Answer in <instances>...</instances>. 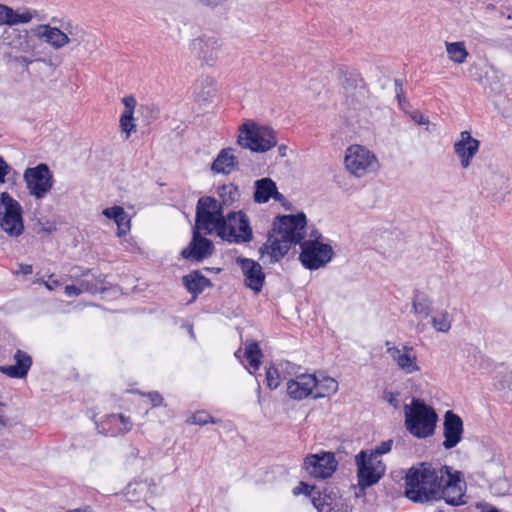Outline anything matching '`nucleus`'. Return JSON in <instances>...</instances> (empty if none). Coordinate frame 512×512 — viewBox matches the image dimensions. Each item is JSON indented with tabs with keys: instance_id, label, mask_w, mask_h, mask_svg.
<instances>
[{
	"instance_id": "obj_34",
	"label": "nucleus",
	"mask_w": 512,
	"mask_h": 512,
	"mask_svg": "<svg viewBox=\"0 0 512 512\" xmlns=\"http://www.w3.org/2000/svg\"><path fill=\"white\" fill-rule=\"evenodd\" d=\"M245 357L247 358L249 365L254 370H258L261 364V358L263 353L257 342H251L245 348Z\"/></svg>"
},
{
	"instance_id": "obj_56",
	"label": "nucleus",
	"mask_w": 512,
	"mask_h": 512,
	"mask_svg": "<svg viewBox=\"0 0 512 512\" xmlns=\"http://www.w3.org/2000/svg\"><path fill=\"white\" fill-rule=\"evenodd\" d=\"M286 151H287V146L282 144L278 147V153L281 157H285L286 156Z\"/></svg>"
},
{
	"instance_id": "obj_2",
	"label": "nucleus",
	"mask_w": 512,
	"mask_h": 512,
	"mask_svg": "<svg viewBox=\"0 0 512 512\" xmlns=\"http://www.w3.org/2000/svg\"><path fill=\"white\" fill-rule=\"evenodd\" d=\"M204 204L200 202L198 209L195 213V226L192 231V238L187 247L182 249L180 255L187 261L202 262L204 259L213 255L215 251L212 240L202 235L201 231H206L210 234L215 229L218 221L213 215L204 211Z\"/></svg>"
},
{
	"instance_id": "obj_52",
	"label": "nucleus",
	"mask_w": 512,
	"mask_h": 512,
	"mask_svg": "<svg viewBox=\"0 0 512 512\" xmlns=\"http://www.w3.org/2000/svg\"><path fill=\"white\" fill-rule=\"evenodd\" d=\"M14 61L25 67H28L29 64L32 63V61L25 56H17L14 58Z\"/></svg>"
},
{
	"instance_id": "obj_20",
	"label": "nucleus",
	"mask_w": 512,
	"mask_h": 512,
	"mask_svg": "<svg viewBox=\"0 0 512 512\" xmlns=\"http://www.w3.org/2000/svg\"><path fill=\"white\" fill-rule=\"evenodd\" d=\"M72 272V277L79 280L80 287L84 292L96 294L107 290L105 277L102 274L96 276L91 273L90 269L83 270L77 266L72 269Z\"/></svg>"
},
{
	"instance_id": "obj_31",
	"label": "nucleus",
	"mask_w": 512,
	"mask_h": 512,
	"mask_svg": "<svg viewBox=\"0 0 512 512\" xmlns=\"http://www.w3.org/2000/svg\"><path fill=\"white\" fill-rule=\"evenodd\" d=\"M103 215L108 219H113L118 226L119 235L125 234L130 230V219L121 206H113L103 210Z\"/></svg>"
},
{
	"instance_id": "obj_5",
	"label": "nucleus",
	"mask_w": 512,
	"mask_h": 512,
	"mask_svg": "<svg viewBox=\"0 0 512 512\" xmlns=\"http://www.w3.org/2000/svg\"><path fill=\"white\" fill-rule=\"evenodd\" d=\"M237 143L241 148L264 153L277 145L276 132L269 126H260L253 121L239 127Z\"/></svg>"
},
{
	"instance_id": "obj_19",
	"label": "nucleus",
	"mask_w": 512,
	"mask_h": 512,
	"mask_svg": "<svg viewBox=\"0 0 512 512\" xmlns=\"http://www.w3.org/2000/svg\"><path fill=\"white\" fill-rule=\"evenodd\" d=\"M385 345L387 347V353L396 362L399 369L407 374L419 371L417 358L412 347L403 346L402 349H399L393 346L390 341H386Z\"/></svg>"
},
{
	"instance_id": "obj_24",
	"label": "nucleus",
	"mask_w": 512,
	"mask_h": 512,
	"mask_svg": "<svg viewBox=\"0 0 512 512\" xmlns=\"http://www.w3.org/2000/svg\"><path fill=\"white\" fill-rule=\"evenodd\" d=\"M182 284L195 300L206 288L213 286L209 278L204 276L200 270H193L182 277Z\"/></svg>"
},
{
	"instance_id": "obj_29",
	"label": "nucleus",
	"mask_w": 512,
	"mask_h": 512,
	"mask_svg": "<svg viewBox=\"0 0 512 512\" xmlns=\"http://www.w3.org/2000/svg\"><path fill=\"white\" fill-rule=\"evenodd\" d=\"M315 382L316 385L313 388V398L315 399L330 396L338 390V382L330 376L315 374Z\"/></svg>"
},
{
	"instance_id": "obj_44",
	"label": "nucleus",
	"mask_w": 512,
	"mask_h": 512,
	"mask_svg": "<svg viewBox=\"0 0 512 512\" xmlns=\"http://www.w3.org/2000/svg\"><path fill=\"white\" fill-rule=\"evenodd\" d=\"M82 293H84V291L82 290V287H80V282L78 279L77 284L67 285L65 287V294L68 297L79 296Z\"/></svg>"
},
{
	"instance_id": "obj_36",
	"label": "nucleus",
	"mask_w": 512,
	"mask_h": 512,
	"mask_svg": "<svg viewBox=\"0 0 512 512\" xmlns=\"http://www.w3.org/2000/svg\"><path fill=\"white\" fill-rule=\"evenodd\" d=\"M32 18L33 15L28 9H25L23 12H19L18 10H14L9 6L8 20L10 27L18 24L28 23L32 20Z\"/></svg>"
},
{
	"instance_id": "obj_43",
	"label": "nucleus",
	"mask_w": 512,
	"mask_h": 512,
	"mask_svg": "<svg viewBox=\"0 0 512 512\" xmlns=\"http://www.w3.org/2000/svg\"><path fill=\"white\" fill-rule=\"evenodd\" d=\"M394 85H395L396 98H397V100L399 102V105L401 107H403V104H406L407 101H406V98H405L404 92H403L402 80L401 79H395L394 80Z\"/></svg>"
},
{
	"instance_id": "obj_58",
	"label": "nucleus",
	"mask_w": 512,
	"mask_h": 512,
	"mask_svg": "<svg viewBox=\"0 0 512 512\" xmlns=\"http://www.w3.org/2000/svg\"><path fill=\"white\" fill-rule=\"evenodd\" d=\"M310 236L314 239H319V241L322 239V235L318 231H313Z\"/></svg>"
},
{
	"instance_id": "obj_21",
	"label": "nucleus",
	"mask_w": 512,
	"mask_h": 512,
	"mask_svg": "<svg viewBox=\"0 0 512 512\" xmlns=\"http://www.w3.org/2000/svg\"><path fill=\"white\" fill-rule=\"evenodd\" d=\"M315 385V374H302L287 382V394L294 400H303L308 396L313 397Z\"/></svg>"
},
{
	"instance_id": "obj_48",
	"label": "nucleus",
	"mask_w": 512,
	"mask_h": 512,
	"mask_svg": "<svg viewBox=\"0 0 512 512\" xmlns=\"http://www.w3.org/2000/svg\"><path fill=\"white\" fill-rule=\"evenodd\" d=\"M8 10L9 6L0 3V26H9Z\"/></svg>"
},
{
	"instance_id": "obj_62",
	"label": "nucleus",
	"mask_w": 512,
	"mask_h": 512,
	"mask_svg": "<svg viewBox=\"0 0 512 512\" xmlns=\"http://www.w3.org/2000/svg\"><path fill=\"white\" fill-rule=\"evenodd\" d=\"M488 512H499V510L496 507H491Z\"/></svg>"
},
{
	"instance_id": "obj_45",
	"label": "nucleus",
	"mask_w": 512,
	"mask_h": 512,
	"mask_svg": "<svg viewBox=\"0 0 512 512\" xmlns=\"http://www.w3.org/2000/svg\"><path fill=\"white\" fill-rule=\"evenodd\" d=\"M143 395L149 398L152 403V407H158L163 404L164 399L162 395L157 391H151Z\"/></svg>"
},
{
	"instance_id": "obj_39",
	"label": "nucleus",
	"mask_w": 512,
	"mask_h": 512,
	"mask_svg": "<svg viewBox=\"0 0 512 512\" xmlns=\"http://www.w3.org/2000/svg\"><path fill=\"white\" fill-rule=\"evenodd\" d=\"M266 381H267V386L271 390H274V389H276L279 386L280 380H279L278 370L276 368L270 367L267 370V372H266Z\"/></svg>"
},
{
	"instance_id": "obj_54",
	"label": "nucleus",
	"mask_w": 512,
	"mask_h": 512,
	"mask_svg": "<svg viewBox=\"0 0 512 512\" xmlns=\"http://www.w3.org/2000/svg\"><path fill=\"white\" fill-rule=\"evenodd\" d=\"M67 512H93L92 511V508L88 505L82 507V508H77V509H72V510H69Z\"/></svg>"
},
{
	"instance_id": "obj_33",
	"label": "nucleus",
	"mask_w": 512,
	"mask_h": 512,
	"mask_svg": "<svg viewBox=\"0 0 512 512\" xmlns=\"http://www.w3.org/2000/svg\"><path fill=\"white\" fill-rule=\"evenodd\" d=\"M412 310L415 314L427 317L430 313V301L425 294L416 291L413 298Z\"/></svg>"
},
{
	"instance_id": "obj_4",
	"label": "nucleus",
	"mask_w": 512,
	"mask_h": 512,
	"mask_svg": "<svg viewBox=\"0 0 512 512\" xmlns=\"http://www.w3.org/2000/svg\"><path fill=\"white\" fill-rule=\"evenodd\" d=\"M217 195L220 198L218 201L216 198L211 196H202L198 199L196 209H198L200 202L205 206L204 211L218 221L216 223V232L219 237H223V231L226 227V221L224 220V209L232 207L234 203L240 199V190L237 185L233 183L223 184L217 188Z\"/></svg>"
},
{
	"instance_id": "obj_55",
	"label": "nucleus",
	"mask_w": 512,
	"mask_h": 512,
	"mask_svg": "<svg viewBox=\"0 0 512 512\" xmlns=\"http://www.w3.org/2000/svg\"><path fill=\"white\" fill-rule=\"evenodd\" d=\"M272 198L279 202L285 200L284 196L278 191L277 187H276V192H273Z\"/></svg>"
},
{
	"instance_id": "obj_46",
	"label": "nucleus",
	"mask_w": 512,
	"mask_h": 512,
	"mask_svg": "<svg viewBox=\"0 0 512 512\" xmlns=\"http://www.w3.org/2000/svg\"><path fill=\"white\" fill-rule=\"evenodd\" d=\"M10 170H11L10 165L0 155V183H5L6 176L8 175Z\"/></svg>"
},
{
	"instance_id": "obj_23",
	"label": "nucleus",
	"mask_w": 512,
	"mask_h": 512,
	"mask_svg": "<svg viewBox=\"0 0 512 512\" xmlns=\"http://www.w3.org/2000/svg\"><path fill=\"white\" fill-rule=\"evenodd\" d=\"M467 483L461 471L450 469V506H462L466 500Z\"/></svg>"
},
{
	"instance_id": "obj_26",
	"label": "nucleus",
	"mask_w": 512,
	"mask_h": 512,
	"mask_svg": "<svg viewBox=\"0 0 512 512\" xmlns=\"http://www.w3.org/2000/svg\"><path fill=\"white\" fill-rule=\"evenodd\" d=\"M124 111L121 114L119 124L122 133H125V139H128L132 132L136 131L134 110L137 101L133 95L125 96L122 99Z\"/></svg>"
},
{
	"instance_id": "obj_50",
	"label": "nucleus",
	"mask_w": 512,
	"mask_h": 512,
	"mask_svg": "<svg viewBox=\"0 0 512 512\" xmlns=\"http://www.w3.org/2000/svg\"><path fill=\"white\" fill-rule=\"evenodd\" d=\"M196 1L205 7L216 8L218 6L223 5L227 0H196Z\"/></svg>"
},
{
	"instance_id": "obj_60",
	"label": "nucleus",
	"mask_w": 512,
	"mask_h": 512,
	"mask_svg": "<svg viewBox=\"0 0 512 512\" xmlns=\"http://www.w3.org/2000/svg\"><path fill=\"white\" fill-rule=\"evenodd\" d=\"M441 472L442 474H445L448 476V466L444 465L442 468H441Z\"/></svg>"
},
{
	"instance_id": "obj_18",
	"label": "nucleus",
	"mask_w": 512,
	"mask_h": 512,
	"mask_svg": "<svg viewBox=\"0 0 512 512\" xmlns=\"http://www.w3.org/2000/svg\"><path fill=\"white\" fill-rule=\"evenodd\" d=\"M237 263L245 277V286L255 293L261 292L265 282V274L261 265L255 260L244 257L237 258Z\"/></svg>"
},
{
	"instance_id": "obj_41",
	"label": "nucleus",
	"mask_w": 512,
	"mask_h": 512,
	"mask_svg": "<svg viewBox=\"0 0 512 512\" xmlns=\"http://www.w3.org/2000/svg\"><path fill=\"white\" fill-rule=\"evenodd\" d=\"M432 325L439 332H448V321L445 314L432 317Z\"/></svg>"
},
{
	"instance_id": "obj_30",
	"label": "nucleus",
	"mask_w": 512,
	"mask_h": 512,
	"mask_svg": "<svg viewBox=\"0 0 512 512\" xmlns=\"http://www.w3.org/2000/svg\"><path fill=\"white\" fill-rule=\"evenodd\" d=\"M254 201L259 204L267 203L276 192V183L268 177L256 180L254 183Z\"/></svg>"
},
{
	"instance_id": "obj_57",
	"label": "nucleus",
	"mask_w": 512,
	"mask_h": 512,
	"mask_svg": "<svg viewBox=\"0 0 512 512\" xmlns=\"http://www.w3.org/2000/svg\"><path fill=\"white\" fill-rule=\"evenodd\" d=\"M507 388L512 391V371L507 374Z\"/></svg>"
},
{
	"instance_id": "obj_6",
	"label": "nucleus",
	"mask_w": 512,
	"mask_h": 512,
	"mask_svg": "<svg viewBox=\"0 0 512 512\" xmlns=\"http://www.w3.org/2000/svg\"><path fill=\"white\" fill-rule=\"evenodd\" d=\"M307 218L303 212L278 215L273 221L272 231L293 245L300 244L306 235Z\"/></svg>"
},
{
	"instance_id": "obj_14",
	"label": "nucleus",
	"mask_w": 512,
	"mask_h": 512,
	"mask_svg": "<svg viewBox=\"0 0 512 512\" xmlns=\"http://www.w3.org/2000/svg\"><path fill=\"white\" fill-rule=\"evenodd\" d=\"M342 88L346 103L353 109H359L365 104L368 98V89L359 74L344 73Z\"/></svg>"
},
{
	"instance_id": "obj_8",
	"label": "nucleus",
	"mask_w": 512,
	"mask_h": 512,
	"mask_svg": "<svg viewBox=\"0 0 512 512\" xmlns=\"http://www.w3.org/2000/svg\"><path fill=\"white\" fill-rule=\"evenodd\" d=\"M299 260L304 268L317 270L329 263L334 255L332 246L322 243L319 239L303 240L300 243Z\"/></svg>"
},
{
	"instance_id": "obj_35",
	"label": "nucleus",
	"mask_w": 512,
	"mask_h": 512,
	"mask_svg": "<svg viewBox=\"0 0 512 512\" xmlns=\"http://www.w3.org/2000/svg\"><path fill=\"white\" fill-rule=\"evenodd\" d=\"M468 56L469 52L467 51L464 42H450V61L462 64L467 60Z\"/></svg>"
},
{
	"instance_id": "obj_27",
	"label": "nucleus",
	"mask_w": 512,
	"mask_h": 512,
	"mask_svg": "<svg viewBox=\"0 0 512 512\" xmlns=\"http://www.w3.org/2000/svg\"><path fill=\"white\" fill-rule=\"evenodd\" d=\"M232 148L222 149L211 165V170L224 175L230 174L233 170L239 169L238 157L232 153Z\"/></svg>"
},
{
	"instance_id": "obj_12",
	"label": "nucleus",
	"mask_w": 512,
	"mask_h": 512,
	"mask_svg": "<svg viewBox=\"0 0 512 512\" xmlns=\"http://www.w3.org/2000/svg\"><path fill=\"white\" fill-rule=\"evenodd\" d=\"M338 462L333 452L309 454L304 458L303 468L314 478L326 479L336 471Z\"/></svg>"
},
{
	"instance_id": "obj_38",
	"label": "nucleus",
	"mask_w": 512,
	"mask_h": 512,
	"mask_svg": "<svg viewBox=\"0 0 512 512\" xmlns=\"http://www.w3.org/2000/svg\"><path fill=\"white\" fill-rule=\"evenodd\" d=\"M110 421L112 423L120 422L123 427L119 428V433H127L132 428V422L129 417L124 416L123 414H114L110 416Z\"/></svg>"
},
{
	"instance_id": "obj_42",
	"label": "nucleus",
	"mask_w": 512,
	"mask_h": 512,
	"mask_svg": "<svg viewBox=\"0 0 512 512\" xmlns=\"http://www.w3.org/2000/svg\"><path fill=\"white\" fill-rule=\"evenodd\" d=\"M317 489L315 485H309L308 483L301 481L297 487L293 489V493L295 495H299L301 493L312 496L313 492Z\"/></svg>"
},
{
	"instance_id": "obj_37",
	"label": "nucleus",
	"mask_w": 512,
	"mask_h": 512,
	"mask_svg": "<svg viewBox=\"0 0 512 512\" xmlns=\"http://www.w3.org/2000/svg\"><path fill=\"white\" fill-rule=\"evenodd\" d=\"M190 422L195 425H206L208 423H218L219 420L214 419L211 415L206 413L205 411H198L194 413L191 418Z\"/></svg>"
},
{
	"instance_id": "obj_7",
	"label": "nucleus",
	"mask_w": 512,
	"mask_h": 512,
	"mask_svg": "<svg viewBox=\"0 0 512 512\" xmlns=\"http://www.w3.org/2000/svg\"><path fill=\"white\" fill-rule=\"evenodd\" d=\"M0 226L12 237H18L24 231L22 207L8 192L0 194Z\"/></svg>"
},
{
	"instance_id": "obj_10",
	"label": "nucleus",
	"mask_w": 512,
	"mask_h": 512,
	"mask_svg": "<svg viewBox=\"0 0 512 512\" xmlns=\"http://www.w3.org/2000/svg\"><path fill=\"white\" fill-rule=\"evenodd\" d=\"M23 178L29 194L36 200L43 199L54 184L53 174L46 163L27 168Z\"/></svg>"
},
{
	"instance_id": "obj_9",
	"label": "nucleus",
	"mask_w": 512,
	"mask_h": 512,
	"mask_svg": "<svg viewBox=\"0 0 512 512\" xmlns=\"http://www.w3.org/2000/svg\"><path fill=\"white\" fill-rule=\"evenodd\" d=\"M357 465L358 486L366 489L376 484L385 473V465L381 460L368 455L367 451L361 450L355 456Z\"/></svg>"
},
{
	"instance_id": "obj_13",
	"label": "nucleus",
	"mask_w": 512,
	"mask_h": 512,
	"mask_svg": "<svg viewBox=\"0 0 512 512\" xmlns=\"http://www.w3.org/2000/svg\"><path fill=\"white\" fill-rule=\"evenodd\" d=\"M376 162L375 155L363 146L352 145L346 151L345 166L356 177L364 176Z\"/></svg>"
},
{
	"instance_id": "obj_49",
	"label": "nucleus",
	"mask_w": 512,
	"mask_h": 512,
	"mask_svg": "<svg viewBox=\"0 0 512 512\" xmlns=\"http://www.w3.org/2000/svg\"><path fill=\"white\" fill-rule=\"evenodd\" d=\"M410 116L411 119L419 125L429 124V120L419 111L412 112Z\"/></svg>"
},
{
	"instance_id": "obj_53",
	"label": "nucleus",
	"mask_w": 512,
	"mask_h": 512,
	"mask_svg": "<svg viewBox=\"0 0 512 512\" xmlns=\"http://www.w3.org/2000/svg\"><path fill=\"white\" fill-rule=\"evenodd\" d=\"M138 112L141 113L142 115H144V114H152L153 113V109L149 105H140V107L138 109Z\"/></svg>"
},
{
	"instance_id": "obj_28",
	"label": "nucleus",
	"mask_w": 512,
	"mask_h": 512,
	"mask_svg": "<svg viewBox=\"0 0 512 512\" xmlns=\"http://www.w3.org/2000/svg\"><path fill=\"white\" fill-rule=\"evenodd\" d=\"M38 35L44 37L45 41L55 49L62 48L70 41L69 37L64 32L49 25H39Z\"/></svg>"
},
{
	"instance_id": "obj_64",
	"label": "nucleus",
	"mask_w": 512,
	"mask_h": 512,
	"mask_svg": "<svg viewBox=\"0 0 512 512\" xmlns=\"http://www.w3.org/2000/svg\"><path fill=\"white\" fill-rule=\"evenodd\" d=\"M444 44H445L446 50L448 51V41H445Z\"/></svg>"
},
{
	"instance_id": "obj_11",
	"label": "nucleus",
	"mask_w": 512,
	"mask_h": 512,
	"mask_svg": "<svg viewBox=\"0 0 512 512\" xmlns=\"http://www.w3.org/2000/svg\"><path fill=\"white\" fill-rule=\"evenodd\" d=\"M226 227L221 239L230 243H246L253 238L252 228L248 216L243 211L229 212L226 216Z\"/></svg>"
},
{
	"instance_id": "obj_40",
	"label": "nucleus",
	"mask_w": 512,
	"mask_h": 512,
	"mask_svg": "<svg viewBox=\"0 0 512 512\" xmlns=\"http://www.w3.org/2000/svg\"><path fill=\"white\" fill-rule=\"evenodd\" d=\"M392 445H393L392 439L382 441L380 443V445H378L374 450H371V452L368 455H371L372 457H376V459H378V456L390 452L392 449Z\"/></svg>"
},
{
	"instance_id": "obj_51",
	"label": "nucleus",
	"mask_w": 512,
	"mask_h": 512,
	"mask_svg": "<svg viewBox=\"0 0 512 512\" xmlns=\"http://www.w3.org/2000/svg\"><path fill=\"white\" fill-rule=\"evenodd\" d=\"M18 268L19 269L16 271L17 274L30 275L33 273V267L30 264L20 263L18 264Z\"/></svg>"
},
{
	"instance_id": "obj_59",
	"label": "nucleus",
	"mask_w": 512,
	"mask_h": 512,
	"mask_svg": "<svg viewBox=\"0 0 512 512\" xmlns=\"http://www.w3.org/2000/svg\"><path fill=\"white\" fill-rule=\"evenodd\" d=\"M206 271H210V272H213L215 271L216 273H219L221 271L220 268H210V267H205L204 268Z\"/></svg>"
},
{
	"instance_id": "obj_15",
	"label": "nucleus",
	"mask_w": 512,
	"mask_h": 512,
	"mask_svg": "<svg viewBox=\"0 0 512 512\" xmlns=\"http://www.w3.org/2000/svg\"><path fill=\"white\" fill-rule=\"evenodd\" d=\"M316 494L317 496L312 497V502L319 512H349L336 487L326 484Z\"/></svg>"
},
{
	"instance_id": "obj_63",
	"label": "nucleus",
	"mask_w": 512,
	"mask_h": 512,
	"mask_svg": "<svg viewBox=\"0 0 512 512\" xmlns=\"http://www.w3.org/2000/svg\"><path fill=\"white\" fill-rule=\"evenodd\" d=\"M0 424L1 425H5L6 424V421L2 417H0Z\"/></svg>"
},
{
	"instance_id": "obj_47",
	"label": "nucleus",
	"mask_w": 512,
	"mask_h": 512,
	"mask_svg": "<svg viewBox=\"0 0 512 512\" xmlns=\"http://www.w3.org/2000/svg\"><path fill=\"white\" fill-rule=\"evenodd\" d=\"M443 437L444 440L442 442V445L445 449H448V411H446L443 415Z\"/></svg>"
},
{
	"instance_id": "obj_17",
	"label": "nucleus",
	"mask_w": 512,
	"mask_h": 512,
	"mask_svg": "<svg viewBox=\"0 0 512 512\" xmlns=\"http://www.w3.org/2000/svg\"><path fill=\"white\" fill-rule=\"evenodd\" d=\"M275 235V232L269 231L266 242L259 248L260 259L263 260L267 256L269 264L278 263L288 254L293 245L290 242H284L281 236L278 238Z\"/></svg>"
},
{
	"instance_id": "obj_22",
	"label": "nucleus",
	"mask_w": 512,
	"mask_h": 512,
	"mask_svg": "<svg viewBox=\"0 0 512 512\" xmlns=\"http://www.w3.org/2000/svg\"><path fill=\"white\" fill-rule=\"evenodd\" d=\"M479 146L480 142L473 138L470 132H461L460 140L456 141L454 144V150L463 168H467L471 164V159L478 152Z\"/></svg>"
},
{
	"instance_id": "obj_1",
	"label": "nucleus",
	"mask_w": 512,
	"mask_h": 512,
	"mask_svg": "<svg viewBox=\"0 0 512 512\" xmlns=\"http://www.w3.org/2000/svg\"><path fill=\"white\" fill-rule=\"evenodd\" d=\"M405 496L414 503L440 500L444 495L442 477L431 463L421 462L408 469L405 478Z\"/></svg>"
},
{
	"instance_id": "obj_25",
	"label": "nucleus",
	"mask_w": 512,
	"mask_h": 512,
	"mask_svg": "<svg viewBox=\"0 0 512 512\" xmlns=\"http://www.w3.org/2000/svg\"><path fill=\"white\" fill-rule=\"evenodd\" d=\"M14 359V365L0 366V372L11 378H24L32 365V358L26 352L17 350Z\"/></svg>"
},
{
	"instance_id": "obj_61",
	"label": "nucleus",
	"mask_w": 512,
	"mask_h": 512,
	"mask_svg": "<svg viewBox=\"0 0 512 512\" xmlns=\"http://www.w3.org/2000/svg\"><path fill=\"white\" fill-rule=\"evenodd\" d=\"M475 67H476L475 65H472V66L470 67V69H469V72H470V74H471V76H472V77H475V78H476V76L473 74V69H474Z\"/></svg>"
},
{
	"instance_id": "obj_16",
	"label": "nucleus",
	"mask_w": 512,
	"mask_h": 512,
	"mask_svg": "<svg viewBox=\"0 0 512 512\" xmlns=\"http://www.w3.org/2000/svg\"><path fill=\"white\" fill-rule=\"evenodd\" d=\"M191 47L197 57L209 66H213L224 55L222 43L215 36L202 35L192 41Z\"/></svg>"
},
{
	"instance_id": "obj_3",
	"label": "nucleus",
	"mask_w": 512,
	"mask_h": 512,
	"mask_svg": "<svg viewBox=\"0 0 512 512\" xmlns=\"http://www.w3.org/2000/svg\"><path fill=\"white\" fill-rule=\"evenodd\" d=\"M404 413L405 427L414 437L424 439L434 434L438 415L424 400L413 398L409 405H405Z\"/></svg>"
},
{
	"instance_id": "obj_32",
	"label": "nucleus",
	"mask_w": 512,
	"mask_h": 512,
	"mask_svg": "<svg viewBox=\"0 0 512 512\" xmlns=\"http://www.w3.org/2000/svg\"><path fill=\"white\" fill-rule=\"evenodd\" d=\"M463 432L464 428L461 417L450 411V449L457 446L462 440Z\"/></svg>"
}]
</instances>
